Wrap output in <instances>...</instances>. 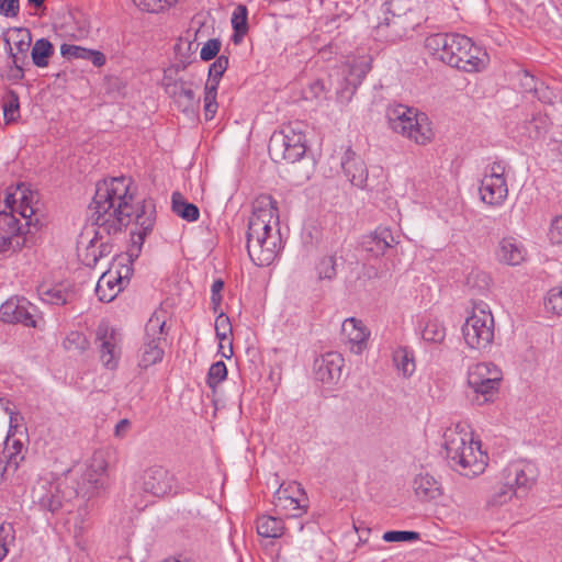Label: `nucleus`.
<instances>
[{
  "mask_svg": "<svg viewBox=\"0 0 562 562\" xmlns=\"http://www.w3.org/2000/svg\"><path fill=\"white\" fill-rule=\"evenodd\" d=\"M90 210L99 235L120 234L134 222L127 255L131 260L137 259L147 235L154 228L156 210L151 201L135 202L133 180L120 176L98 182Z\"/></svg>",
  "mask_w": 562,
  "mask_h": 562,
  "instance_id": "nucleus-1",
  "label": "nucleus"
},
{
  "mask_svg": "<svg viewBox=\"0 0 562 562\" xmlns=\"http://www.w3.org/2000/svg\"><path fill=\"white\" fill-rule=\"evenodd\" d=\"M106 462L101 456L78 467L75 473L79 475L77 486H68L66 477L46 474L41 476L33 486V502L41 509L55 514L61 509L71 510L70 502L76 496L91 498L99 494L105 484Z\"/></svg>",
  "mask_w": 562,
  "mask_h": 562,
  "instance_id": "nucleus-2",
  "label": "nucleus"
},
{
  "mask_svg": "<svg viewBox=\"0 0 562 562\" xmlns=\"http://www.w3.org/2000/svg\"><path fill=\"white\" fill-rule=\"evenodd\" d=\"M247 251L258 267H268L282 250L277 202L270 196L257 201L248 221Z\"/></svg>",
  "mask_w": 562,
  "mask_h": 562,
  "instance_id": "nucleus-3",
  "label": "nucleus"
},
{
  "mask_svg": "<svg viewBox=\"0 0 562 562\" xmlns=\"http://www.w3.org/2000/svg\"><path fill=\"white\" fill-rule=\"evenodd\" d=\"M425 47L438 60L465 72L481 71L488 61L482 47L458 33L431 34L426 38Z\"/></svg>",
  "mask_w": 562,
  "mask_h": 562,
  "instance_id": "nucleus-4",
  "label": "nucleus"
},
{
  "mask_svg": "<svg viewBox=\"0 0 562 562\" xmlns=\"http://www.w3.org/2000/svg\"><path fill=\"white\" fill-rule=\"evenodd\" d=\"M446 458L452 470L473 477L482 474L487 465V454L481 442L474 440L468 426L458 424L443 434Z\"/></svg>",
  "mask_w": 562,
  "mask_h": 562,
  "instance_id": "nucleus-5",
  "label": "nucleus"
},
{
  "mask_svg": "<svg viewBox=\"0 0 562 562\" xmlns=\"http://www.w3.org/2000/svg\"><path fill=\"white\" fill-rule=\"evenodd\" d=\"M386 119L390 128L414 140L416 144H427L434 133L425 113L404 104H391L386 109Z\"/></svg>",
  "mask_w": 562,
  "mask_h": 562,
  "instance_id": "nucleus-6",
  "label": "nucleus"
},
{
  "mask_svg": "<svg viewBox=\"0 0 562 562\" xmlns=\"http://www.w3.org/2000/svg\"><path fill=\"white\" fill-rule=\"evenodd\" d=\"M502 370L492 362H477L468 368V397L475 405L493 402L498 394Z\"/></svg>",
  "mask_w": 562,
  "mask_h": 562,
  "instance_id": "nucleus-7",
  "label": "nucleus"
},
{
  "mask_svg": "<svg viewBox=\"0 0 562 562\" xmlns=\"http://www.w3.org/2000/svg\"><path fill=\"white\" fill-rule=\"evenodd\" d=\"M467 346L474 350H485L494 340V317L485 302H474L470 315L462 326Z\"/></svg>",
  "mask_w": 562,
  "mask_h": 562,
  "instance_id": "nucleus-8",
  "label": "nucleus"
},
{
  "mask_svg": "<svg viewBox=\"0 0 562 562\" xmlns=\"http://www.w3.org/2000/svg\"><path fill=\"white\" fill-rule=\"evenodd\" d=\"M269 155L272 160L280 162H296L306 153V137L302 124L291 123L281 130L273 132L268 145Z\"/></svg>",
  "mask_w": 562,
  "mask_h": 562,
  "instance_id": "nucleus-9",
  "label": "nucleus"
},
{
  "mask_svg": "<svg viewBox=\"0 0 562 562\" xmlns=\"http://www.w3.org/2000/svg\"><path fill=\"white\" fill-rule=\"evenodd\" d=\"M371 69V60L368 57L348 59L337 70V99L341 103H348L358 87Z\"/></svg>",
  "mask_w": 562,
  "mask_h": 562,
  "instance_id": "nucleus-10",
  "label": "nucleus"
},
{
  "mask_svg": "<svg viewBox=\"0 0 562 562\" xmlns=\"http://www.w3.org/2000/svg\"><path fill=\"white\" fill-rule=\"evenodd\" d=\"M165 319L159 315L154 314L145 326L144 342L139 349V361L140 368L147 369L164 358V349L161 342L164 341V327Z\"/></svg>",
  "mask_w": 562,
  "mask_h": 562,
  "instance_id": "nucleus-11",
  "label": "nucleus"
},
{
  "mask_svg": "<svg viewBox=\"0 0 562 562\" xmlns=\"http://www.w3.org/2000/svg\"><path fill=\"white\" fill-rule=\"evenodd\" d=\"M276 508L290 518H299L308 509V497L295 481L282 483L273 495Z\"/></svg>",
  "mask_w": 562,
  "mask_h": 562,
  "instance_id": "nucleus-12",
  "label": "nucleus"
},
{
  "mask_svg": "<svg viewBox=\"0 0 562 562\" xmlns=\"http://www.w3.org/2000/svg\"><path fill=\"white\" fill-rule=\"evenodd\" d=\"M505 169L503 161H495L486 168L480 184V195L484 203L498 206L506 200L508 188Z\"/></svg>",
  "mask_w": 562,
  "mask_h": 562,
  "instance_id": "nucleus-13",
  "label": "nucleus"
},
{
  "mask_svg": "<svg viewBox=\"0 0 562 562\" xmlns=\"http://www.w3.org/2000/svg\"><path fill=\"white\" fill-rule=\"evenodd\" d=\"M121 334L108 323L101 322L95 331V342L103 366L110 370L116 369L121 357Z\"/></svg>",
  "mask_w": 562,
  "mask_h": 562,
  "instance_id": "nucleus-14",
  "label": "nucleus"
},
{
  "mask_svg": "<svg viewBox=\"0 0 562 562\" xmlns=\"http://www.w3.org/2000/svg\"><path fill=\"white\" fill-rule=\"evenodd\" d=\"M539 471L533 462L519 460L509 463L503 470V480L520 496L533 486Z\"/></svg>",
  "mask_w": 562,
  "mask_h": 562,
  "instance_id": "nucleus-15",
  "label": "nucleus"
},
{
  "mask_svg": "<svg viewBox=\"0 0 562 562\" xmlns=\"http://www.w3.org/2000/svg\"><path fill=\"white\" fill-rule=\"evenodd\" d=\"M37 307L25 297L13 296L0 306V321L37 327Z\"/></svg>",
  "mask_w": 562,
  "mask_h": 562,
  "instance_id": "nucleus-16",
  "label": "nucleus"
},
{
  "mask_svg": "<svg viewBox=\"0 0 562 562\" xmlns=\"http://www.w3.org/2000/svg\"><path fill=\"white\" fill-rule=\"evenodd\" d=\"M142 488L157 497L178 492L176 476L160 465L151 467L143 473Z\"/></svg>",
  "mask_w": 562,
  "mask_h": 562,
  "instance_id": "nucleus-17",
  "label": "nucleus"
},
{
  "mask_svg": "<svg viewBox=\"0 0 562 562\" xmlns=\"http://www.w3.org/2000/svg\"><path fill=\"white\" fill-rule=\"evenodd\" d=\"M340 164L346 178L353 186L368 190H373L378 187V183L369 177L364 161L350 148L345 151Z\"/></svg>",
  "mask_w": 562,
  "mask_h": 562,
  "instance_id": "nucleus-18",
  "label": "nucleus"
},
{
  "mask_svg": "<svg viewBox=\"0 0 562 562\" xmlns=\"http://www.w3.org/2000/svg\"><path fill=\"white\" fill-rule=\"evenodd\" d=\"M20 231L19 220L5 211H0V254L22 247L24 238Z\"/></svg>",
  "mask_w": 562,
  "mask_h": 562,
  "instance_id": "nucleus-19",
  "label": "nucleus"
},
{
  "mask_svg": "<svg viewBox=\"0 0 562 562\" xmlns=\"http://www.w3.org/2000/svg\"><path fill=\"white\" fill-rule=\"evenodd\" d=\"M344 358L337 352H328L314 361L315 379L325 384L337 383L341 376Z\"/></svg>",
  "mask_w": 562,
  "mask_h": 562,
  "instance_id": "nucleus-20",
  "label": "nucleus"
},
{
  "mask_svg": "<svg viewBox=\"0 0 562 562\" xmlns=\"http://www.w3.org/2000/svg\"><path fill=\"white\" fill-rule=\"evenodd\" d=\"M40 300L49 305H65L75 297L74 286L70 282L42 283L37 286Z\"/></svg>",
  "mask_w": 562,
  "mask_h": 562,
  "instance_id": "nucleus-21",
  "label": "nucleus"
},
{
  "mask_svg": "<svg viewBox=\"0 0 562 562\" xmlns=\"http://www.w3.org/2000/svg\"><path fill=\"white\" fill-rule=\"evenodd\" d=\"M341 331L350 350L356 355L362 353L370 336V331L363 323L355 317L347 318L341 325Z\"/></svg>",
  "mask_w": 562,
  "mask_h": 562,
  "instance_id": "nucleus-22",
  "label": "nucleus"
},
{
  "mask_svg": "<svg viewBox=\"0 0 562 562\" xmlns=\"http://www.w3.org/2000/svg\"><path fill=\"white\" fill-rule=\"evenodd\" d=\"M496 256L501 262L518 266L526 259L527 250L519 239L504 237L498 244Z\"/></svg>",
  "mask_w": 562,
  "mask_h": 562,
  "instance_id": "nucleus-23",
  "label": "nucleus"
},
{
  "mask_svg": "<svg viewBox=\"0 0 562 562\" xmlns=\"http://www.w3.org/2000/svg\"><path fill=\"white\" fill-rule=\"evenodd\" d=\"M413 490L420 501H435L442 495L441 484L429 473H419L413 480Z\"/></svg>",
  "mask_w": 562,
  "mask_h": 562,
  "instance_id": "nucleus-24",
  "label": "nucleus"
},
{
  "mask_svg": "<svg viewBox=\"0 0 562 562\" xmlns=\"http://www.w3.org/2000/svg\"><path fill=\"white\" fill-rule=\"evenodd\" d=\"M116 234H98V227L94 231V237L89 241L86 249L85 262L87 266H95L97 262L108 256L112 250V236Z\"/></svg>",
  "mask_w": 562,
  "mask_h": 562,
  "instance_id": "nucleus-25",
  "label": "nucleus"
},
{
  "mask_svg": "<svg viewBox=\"0 0 562 562\" xmlns=\"http://www.w3.org/2000/svg\"><path fill=\"white\" fill-rule=\"evenodd\" d=\"M397 243L398 240L389 227L380 226L368 237V240L364 241V246L369 252L378 257Z\"/></svg>",
  "mask_w": 562,
  "mask_h": 562,
  "instance_id": "nucleus-26",
  "label": "nucleus"
},
{
  "mask_svg": "<svg viewBox=\"0 0 562 562\" xmlns=\"http://www.w3.org/2000/svg\"><path fill=\"white\" fill-rule=\"evenodd\" d=\"M60 54L66 59L89 60L95 67H102L106 61V58L102 52L72 44H63L60 46Z\"/></svg>",
  "mask_w": 562,
  "mask_h": 562,
  "instance_id": "nucleus-27",
  "label": "nucleus"
},
{
  "mask_svg": "<svg viewBox=\"0 0 562 562\" xmlns=\"http://www.w3.org/2000/svg\"><path fill=\"white\" fill-rule=\"evenodd\" d=\"M418 329L422 339L425 342L439 345L446 338V327L443 323L437 317L430 315L423 316L419 322Z\"/></svg>",
  "mask_w": 562,
  "mask_h": 562,
  "instance_id": "nucleus-28",
  "label": "nucleus"
},
{
  "mask_svg": "<svg viewBox=\"0 0 562 562\" xmlns=\"http://www.w3.org/2000/svg\"><path fill=\"white\" fill-rule=\"evenodd\" d=\"M122 290V278L112 273H104L97 282L95 294L102 302H111Z\"/></svg>",
  "mask_w": 562,
  "mask_h": 562,
  "instance_id": "nucleus-29",
  "label": "nucleus"
},
{
  "mask_svg": "<svg viewBox=\"0 0 562 562\" xmlns=\"http://www.w3.org/2000/svg\"><path fill=\"white\" fill-rule=\"evenodd\" d=\"M256 528L258 535L263 538H280L284 532L282 519L268 515L258 517Z\"/></svg>",
  "mask_w": 562,
  "mask_h": 562,
  "instance_id": "nucleus-30",
  "label": "nucleus"
},
{
  "mask_svg": "<svg viewBox=\"0 0 562 562\" xmlns=\"http://www.w3.org/2000/svg\"><path fill=\"white\" fill-rule=\"evenodd\" d=\"M231 23L234 30L232 41L235 44H239L245 37V35L248 33V10L246 5L238 4L234 9Z\"/></svg>",
  "mask_w": 562,
  "mask_h": 562,
  "instance_id": "nucleus-31",
  "label": "nucleus"
},
{
  "mask_svg": "<svg viewBox=\"0 0 562 562\" xmlns=\"http://www.w3.org/2000/svg\"><path fill=\"white\" fill-rule=\"evenodd\" d=\"M54 54V46L47 38H40L35 41L32 50L31 57L33 64L38 68H45L49 64V58Z\"/></svg>",
  "mask_w": 562,
  "mask_h": 562,
  "instance_id": "nucleus-32",
  "label": "nucleus"
},
{
  "mask_svg": "<svg viewBox=\"0 0 562 562\" xmlns=\"http://www.w3.org/2000/svg\"><path fill=\"white\" fill-rule=\"evenodd\" d=\"M172 211L178 216L182 217L183 220L188 222H195L200 216V211L198 206L193 203L187 202L183 196L175 192L172 194Z\"/></svg>",
  "mask_w": 562,
  "mask_h": 562,
  "instance_id": "nucleus-33",
  "label": "nucleus"
},
{
  "mask_svg": "<svg viewBox=\"0 0 562 562\" xmlns=\"http://www.w3.org/2000/svg\"><path fill=\"white\" fill-rule=\"evenodd\" d=\"M24 446L19 439H11L10 436L7 437L4 442V458L7 461V465L13 468L14 470L19 467V464L24 460Z\"/></svg>",
  "mask_w": 562,
  "mask_h": 562,
  "instance_id": "nucleus-34",
  "label": "nucleus"
},
{
  "mask_svg": "<svg viewBox=\"0 0 562 562\" xmlns=\"http://www.w3.org/2000/svg\"><path fill=\"white\" fill-rule=\"evenodd\" d=\"M337 258L335 255L324 256L315 265V272L319 281H333L337 276Z\"/></svg>",
  "mask_w": 562,
  "mask_h": 562,
  "instance_id": "nucleus-35",
  "label": "nucleus"
},
{
  "mask_svg": "<svg viewBox=\"0 0 562 562\" xmlns=\"http://www.w3.org/2000/svg\"><path fill=\"white\" fill-rule=\"evenodd\" d=\"M394 363L398 370L405 378L411 376L416 369L413 353L405 349H397L393 355Z\"/></svg>",
  "mask_w": 562,
  "mask_h": 562,
  "instance_id": "nucleus-36",
  "label": "nucleus"
},
{
  "mask_svg": "<svg viewBox=\"0 0 562 562\" xmlns=\"http://www.w3.org/2000/svg\"><path fill=\"white\" fill-rule=\"evenodd\" d=\"M514 496L518 499L521 496L515 492L514 488H512L506 482L498 486L493 494L490 496L487 501V505L490 507H498L507 504L510 502Z\"/></svg>",
  "mask_w": 562,
  "mask_h": 562,
  "instance_id": "nucleus-37",
  "label": "nucleus"
},
{
  "mask_svg": "<svg viewBox=\"0 0 562 562\" xmlns=\"http://www.w3.org/2000/svg\"><path fill=\"white\" fill-rule=\"evenodd\" d=\"M228 64L229 60L227 56L220 55L216 57L209 68V79L205 86H214V88L217 89L220 80L226 71Z\"/></svg>",
  "mask_w": 562,
  "mask_h": 562,
  "instance_id": "nucleus-38",
  "label": "nucleus"
},
{
  "mask_svg": "<svg viewBox=\"0 0 562 562\" xmlns=\"http://www.w3.org/2000/svg\"><path fill=\"white\" fill-rule=\"evenodd\" d=\"M3 115L7 123L15 122L19 117L20 112V103L19 95L15 91L10 90L2 103Z\"/></svg>",
  "mask_w": 562,
  "mask_h": 562,
  "instance_id": "nucleus-39",
  "label": "nucleus"
},
{
  "mask_svg": "<svg viewBox=\"0 0 562 562\" xmlns=\"http://www.w3.org/2000/svg\"><path fill=\"white\" fill-rule=\"evenodd\" d=\"M15 542V531L11 524L0 525V562L8 555L10 547Z\"/></svg>",
  "mask_w": 562,
  "mask_h": 562,
  "instance_id": "nucleus-40",
  "label": "nucleus"
},
{
  "mask_svg": "<svg viewBox=\"0 0 562 562\" xmlns=\"http://www.w3.org/2000/svg\"><path fill=\"white\" fill-rule=\"evenodd\" d=\"M227 378V368L223 361L213 363L206 375V384L210 389H215Z\"/></svg>",
  "mask_w": 562,
  "mask_h": 562,
  "instance_id": "nucleus-41",
  "label": "nucleus"
},
{
  "mask_svg": "<svg viewBox=\"0 0 562 562\" xmlns=\"http://www.w3.org/2000/svg\"><path fill=\"white\" fill-rule=\"evenodd\" d=\"M544 306L548 312L562 315V285L550 289L544 297Z\"/></svg>",
  "mask_w": 562,
  "mask_h": 562,
  "instance_id": "nucleus-42",
  "label": "nucleus"
},
{
  "mask_svg": "<svg viewBox=\"0 0 562 562\" xmlns=\"http://www.w3.org/2000/svg\"><path fill=\"white\" fill-rule=\"evenodd\" d=\"M162 85L169 94L183 97L188 102L195 100L194 91L190 88H186L182 82H180V85H178L177 81L171 83V79L165 76Z\"/></svg>",
  "mask_w": 562,
  "mask_h": 562,
  "instance_id": "nucleus-43",
  "label": "nucleus"
},
{
  "mask_svg": "<svg viewBox=\"0 0 562 562\" xmlns=\"http://www.w3.org/2000/svg\"><path fill=\"white\" fill-rule=\"evenodd\" d=\"M143 11L158 13L170 8L177 0H132Z\"/></svg>",
  "mask_w": 562,
  "mask_h": 562,
  "instance_id": "nucleus-44",
  "label": "nucleus"
},
{
  "mask_svg": "<svg viewBox=\"0 0 562 562\" xmlns=\"http://www.w3.org/2000/svg\"><path fill=\"white\" fill-rule=\"evenodd\" d=\"M217 89L214 86H205L204 89V114L206 120L214 119L218 104L216 102Z\"/></svg>",
  "mask_w": 562,
  "mask_h": 562,
  "instance_id": "nucleus-45",
  "label": "nucleus"
},
{
  "mask_svg": "<svg viewBox=\"0 0 562 562\" xmlns=\"http://www.w3.org/2000/svg\"><path fill=\"white\" fill-rule=\"evenodd\" d=\"M420 535L416 531L391 530L383 533L382 539L385 542H414L419 540Z\"/></svg>",
  "mask_w": 562,
  "mask_h": 562,
  "instance_id": "nucleus-46",
  "label": "nucleus"
},
{
  "mask_svg": "<svg viewBox=\"0 0 562 562\" xmlns=\"http://www.w3.org/2000/svg\"><path fill=\"white\" fill-rule=\"evenodd\" d=\"M221 49V41L217 38H211L202 46L200 50V57L204 61H209L215 58Z\"/></svg>",
  "mask_w": 562,
  "mask_h": 562,
  "instance_id": "nucleus-47",
  "label": "nucleus"
},
{
  "mask_svg": "<svg viewBox=\"0 0 562 562\" xmlns=\"http://www.w3.org/2000/svg\"><path fill=\"white\" fill-rule=\"evenodd\" d=\"M548 237L551 244L562 245V215L552 220L549 227Z\"/></svg>",
  "mask_w": 562,
  "mask_h": 562,
  "instance_id": "nucleus-48",
  "label": "nucleus"
},
{
  "mask_svg": "<svg viewBox=\"0 0 562 562\" xmlns=\"http://www.w3.org/2000/svg\"><path fill=\"white\" fill-rule=\"evenodd\" d=\"M20 11L19 0H0V15L15 18Z\"/></svg>",
  "mask_w": 562,
  "mask_h": 562,
  "instance_id": "nucleus-49",
  "label": "nucleus"
},
{
  "mask_svg": "<svg viewBox=\"0 0 562 562\" xmlns=\"http://www.w3.org/2000/svg\"><path fill=\"white\" fill-rule=\"evenodd\" d=\"M15 213H19L21 217L25 220H31L32 215L34 214V209L31 205V200L22 193L20 198V203L18 206H15Z\"/></svg>",
  "mask_w": 562,
  "mask_h": 562,
  "instance_id": "nucleus-50",
  "label": "nucleus"
},
{
  "mask_svg": "<svg viewBox=\"0 0 562 562\" xmlns=\"http://www.w3.org/2000/svg\"><path fill=\"white\" fill-rule=\"evenodd\" d=\"M224 288V281L221 279H216L213 281L211 285V303L213 305V310L216 311L222 302L221 292Z\"/></svg>",
  "mask_w": 562,
  "mask_h": 562,
  "instance_id": "nucleus-51",
  "label": "nucleus"
},
{
  "mask_svg": "<svg viewBox=\"0 0 562 562\" xmlns=\"http://www.w3.org/2000/svg\"><path fill=\"white\" fill-rule=\"evenodd\" d=\"M215 331H233L229 317L220 313L215 318Z\"/></svg>",
  "mask_w": 562,
  "mask_h": 562,
  "instance_id": "nucleus-52",
  "label": "nucleus"
},
{
  "mask_svg": "<svg viewBox=\"0 0 562 562\" xmlns=\"http://www.w3.org/2000/svg\"><path fill=\"white\" fill-rule=\"evenodd\" d=\"M4 204H5V212L7 213H10L14 216V213H15V206H16V199H15V194L14 193H11V192H7L5 193V198H4Z\"/></svg>",
  "mask_w": 562,
  "mask_h": 562,
  "instance_id": "nucleus-53",
  "label": "nucleus"
},
{
  "mask_svg": "<svg viewBox=\"0 0 562 562\" xmlns=\"http://www.w3.org/2000/svg\"><path fill=\"white\" fill-rule=\"evenodd\" d=\"M131 428V422L128 419H121L116 426L114 434L116 437H124Z\"/></svg>",
  "mask_w": 562,
  "mask_h": 562,
  "instance_id": "nucleus-54",
  "label": "nucleus"
},
{
  "mask_svg": "<svg viewBox=\"0 0 562 562\" xmlns=\"http://www.w3.org/2000/svg\"><path fill=\"white\" fill-rule=\"evenodd\" d=\"M215 335L220 341V348H223L222 342L229 339L232 331H215Z\"/></svg>",
  "mask_w": 562,
  "mask_h": 562,
  "instance_id": "nucleus-55",
  "label": "nucleus"
},
{
  "mask_svg": "<svg viewBox=\"0 0 562 562\" xmlns=\"http://www.w3.org/2000/svg\"><path fill=\"white\" fill-rule=\"evenodd\" d=\"M18 420V415L14 414L13 412H10V429L15 427L14 424L16 423Z\"/></svg>",
  "mask_w": 562,
  "mask_h": 562,
  "instance_id": "nucleus-56",
  "label": "nucleus"
},
{
  "mask_svg": "<svg viewBox=\"0 0 562 562\" xmlns=\"http://www.w3.org/2000/svg\"><path fill=\"white\" fill-rule=\"evenodd\" d=\"M27 46H29V44H27V43H25L24 41H20V42L18 43V49H19L20 52H25V50L27 49Z\"/></svg>",
  "mask_w": 562,
  "mask_h": 562,
  "instance_id": "nucleus-57",
  "label": "nucleus"
},
{
  "mask_svg": "<svg viewBox=\"0 0 562 562\" xmlns=\"http://www.w3.org/2000/svg\"><path fill=\"white\" fill-rule=\"evenodd\" d=\"M30 4L40 8L44 4L45 0H27Z\"/></svg>",
  "mask_w": 562,
  "mask_h": 562,
  "instance_id": "nucleus-58",
  "label": "nucleus"
},
{
  "mask_svg": "<svg viewBox=\"0 0 562 562\" xmlns=\"http://www.w3.org/2000/svg\"><path fill=\"white\" fill-rule=\"evenodd\" d=\"M232 355H233V349H232V342L229 341V352L228 353L223 352V356L225 358H229Z\"/></svg>",
  "mask_w": 562,
  "mask_h": 562,
  "instance_id": "nucleus-59",
  "label": "nucleus"
},
{
  "mask_svg": "<svg viewBox=\"0 0 562 562\" xmlns=\"http://www.w3.org/2000/svg\"><path fill=\"white\" fill-rule=\"evenodd\" d=\"M16 68H18V70L20 71V78H22V77H23V70H22V68H21V67H19V66H16Z\"/></svg>",
  "mask_w": 562,
  "mask_h": 562,
  "instance_id": "nucleus-60",
  "label": "nucleus"
},
{
  "mask_svg": "<svg viewBox=\"0 0 562 562\" xmlns=\"http://www.w3.org/2000/svg\"><path fill=\"white\" fill-rule=\"evenodd\" d=\"M71 336H76L77 339H80L81 338V335L78 334V333H72Z\"/></svg>",
  "mask_w": 562,
  "mask_h": 562,
  "instance_id": "nucleus-61",
  "label": "nucleus"
},
{
  "mask_svg": "<svg viewBox=\"0 0 562 562\" xmlns=\"http://www.w3.org/2000/svg\"><path fill=\"white\" fill-rule=\"evenodd\" d=\"M303 528H304V525H303L302 522H299L297 529H299L300 531H302V530H303Z\"/></svg>",
  "mask_w": 562,
  "mask_h": 562,
  "instance_id": "nucleus-62",
  "label": "nucleus"
}]
</instances>
